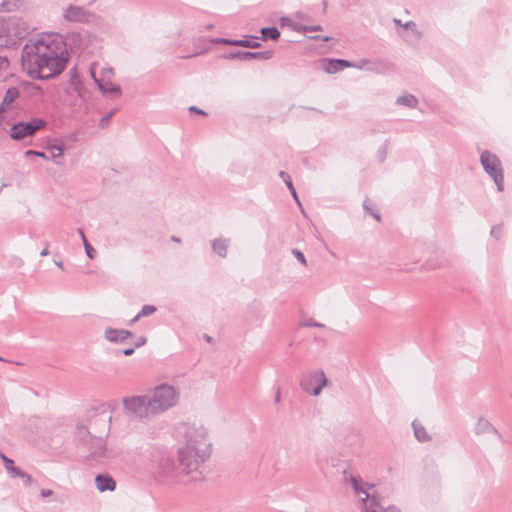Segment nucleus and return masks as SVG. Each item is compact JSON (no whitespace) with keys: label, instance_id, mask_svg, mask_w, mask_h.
I'll use <instances>...</instances> for the list:
<instances>
[{"label":"nucleus","instance_id":"nucleus-14","mask_svg":"<svg viewBox=\"0 0 512 512\" xmlns=\"http://www.w3.org/2000/svg\"><path fill=\"white\" fill-rule=\"evenodd\" d=\"M90 72L99 90H101L103 93H112L116 97H119L121 95V87L119 85L113 84L111 82V79L105 80V78L97 77L95 71L92 69Z\"/></svg>","mask_w":512,"mask_h":512},{"label":"nucleus","instance_id":"nucleus-8","mask_svg":"<svg viewBox=\"0 0 512 512\" xmlns=\"http://www.w3.org/2000/svg\"><path fill=\"white\" fill-rule=\"evenodd\" d=\"M46 126V121L42 118H32L28 122L20 121L12 125L10 128V137L15 141L32 137L35 133Z\"/></svg>","mask_w":512,"mask_h":512},{"label":"nucleus","instance_id":"nucleus-18","mask_svg":"<svg viewBox=\"0 0 512 512\" xmlns=\"http://www.w3.org/2000/svg\"><path fill=\"white\" fill-rule=\"evenodd\" d=\"M91 456L93 458H107V449L105 447V441L102 437L91 438Z\"/></svg>","mask_w":512,"mask_h":512},{"label":"nucleus","instance_id":"nucleus-27","mask_svg":"<svg viewBox=\"0 0 512 512\" xmlns=\"http://www.w3.org/2000/svg\"><path fill=\"white\" fill-rule=\"evenodd\" d=\"M396 103L409 108H415L418 104L417 98L412 94H406L397 98Z\"/></svg>","mask_w":512,"mask_h":512},{"label":"nucleus","instance_id":"nucleus-49","mask_svg":"<svg viewBox=\"0 0 512 512\" xmlns=\"http://www.w3.org/2000/svg\"><path fill=\"white\" fill-rule=\"evenodd\" d=\"M78 430H79V433H83V434H87L88 436H90V432L86 430V428L84 426H79L78 427Z\"/></svg>","mask_w":512,"mask_h":512},{"label":"nucleus","instance_id":"nucleus-53","mask_svg":"<svg viewBox=\"0 0 512 512\" xmlns=\"http://www.w3.org/2000/svg\"><path fill=\"white\" fill-rule=\"evenodd\" d=\"M371 215L377 220V221H380V214L377 213V212H372L371 211Z\"/></svg>","mask_w":512,"mask_h":512},{"label":"nucleus","instance_id":"nucleus-16","mask_svg":"<svg viewBox=\"0 0 512 512\" xmlns=\"http://www.w3.org/2000/svg\"><path fill=\"white\" fill-rule=\"evenodd\" d=\"M173 461L166 456H161L158 463V468L153 471L155 477L159 479L167 477L173 470Z\"/></svg>","mask_w":512,"mask_h":512},{"label":"nucleus","instance_id":"nucleus-48","mask_svg":"<svg viewBox=\"0 0 512 512\" xmlns=\"http://www.w3.org/2000/svg\"><path fill=\"white\" fill-rule=\"evenodd\" d=\"M312 40H321V41H328L329 40V37H322L320 35H317V36H311L310 37Z\"/></svg>","mask_w":512,"mask_h":512},{"label":"nucleus","instance_id":"nucleus-47","mask_svg":"<svg viewBox=\"0 0 512 512\" xmlns=\"http://www.w3.org/2000/svg\"><path fill=\"white\" fill-rule=\"evenodd\" d=\"M134 350H135L134 347L126 348V349L123 350V354L125 356H130V355H132L134 353Z\"/></svg>","mask_w":512,"mask_h":512},{"label":"nucleus","instance_id":"nucleus-37","mask_svg":"<svg viewBox=\"0 0 512 512\" xmlns=\"http://www.w3.org/2000/svg\"><path fill=\"white\" fill-rule=\"evenodd\" d=\"M502 225H495L491 228L490 235L496 239L501 237Z\"/></svg>","mask_w":512,"mask_h":512},{"label":"nucleus","instance_id":"nucleus-19","mask_svg":"<svg viewBox=\"0 0 512 512\" xmlns=\"http://www.w3.org/2000/svg\"><path fill=\"white\" fill-rule=\"evenodd\" d=\"M96 487L100 492L114 491L116 488L115 480L108 474H99L95 477Z\"/></svg>","mask_w":512,"mask_h":512},{"label":"nucleus","instance_id":"nucleus-23","mask_svg":"<svg viewBox=\"0 0 512 512\" xmlns=\"http://www.w3.org/2000/svg\"><path fill=\"white\" fill-rule=\"evenodd\" d=\"M495 433L497 434L498 431L495 427L486 419L480 418L478 422L475 425V433L476 434H483V433Z\"/></svg>","mask_w":512,"mask_h":512},{"label":"nucleus","instance_id":"nucleus-11","mask_svg":"<svg viewBox=\"0 0 512 512\" xmlns=\"http://www.w3.org/2000/svg\"><path fill=\"white\" fill-rule=\"evenodd\" d=\"M368 63V60L362 59L359 63L351 62L344 59H328L324 65V70L329 73H337L342 71L344 68L355 67L361 69Z\"/></svg>","mask_w":512,"mask_h":512},{"label":"nucleus","instance_id":"nucleus-30","mask_svg":"<svg viewBox=\"0 0 512 512\" xmlns=\"http://www.w3.org/2000/svg\"><path fill=\"white\" fill-rule=\"evenodd\" d=\"M48 149L52 151L51 158L54 160L56 164H59V162L56 161L57 158L61 157L64 152V144L62 142L60 143H54L49 144Z\"/></svg>","mask_w":512,"mask_h":512},{"label":"nucleus","instance_id":"nucleus-22","mask_svg":"<svg viewBox=\"0 0 512 512\" xmlns=\"http://www.w3.org/2000/svg\"><path fill=\"white\" fill-rule=\"evenodd\" d=\"M230 239L226 238H216L211 241L212 250L219 257L225 258L228 253Z\"/></svg>","mask_w":512,"mask_h":512},{"label":"nucleus","instance_id":"nucleus-40","mask_svg":"<svg viewBox=\"0 0 512 512\" xmlns=\"http://www.w3.org/2000/svg\"><path fill=\"white\" fill-rule=\"evenodd\" d=\"M303 326H305V327H318V328H323V327H324V324H322V323H318V322L314 321L313 319H309V320H306V321L303 323Z\"/></svg>","mask_w":512,"mask_h":512},{"label":"nucleus","instance_id":"nucleus-34","mask_svg":"<svg viewBox=\"0 0 512 512\" xmlns=\"http://www.w3.org/2000/svg\"><path fill=\"white\" fill-rule=\"evenodd\" d=\"M157 308L153 305H144L140 312L138 313V317H145L152 315L156 312Z\"/></svg>","mask_w":512,"mask_h":512},{"label":"nucleus","instance_id":"nucleus-39","mask_svg":"<svg viewBox=\"0 0 512 512\" xmlns=\"http://www.w3.org/2000/svg\"><path fill=\"white\" fill-rule=\"evenodd\" d=\"M403 27H404L405 29H408V30H411V31L415 32V33L417 34V37H419V36H420V33H419V32H418V30H417V26H416L415 22H413V21H408V22H406L405 24H403Z\"/></svg>","mask_w":512,"mask_h":512},{"label":"nucleus","instance_id":"nucleus-9","mask_svg":"<svg viewBox=\"0 0 512 512\" xmlns=\"http://www.w3.org/2000/svg\"><path fill=\"white\" fill-rule=\"evenodd\" d=\"M327 378L322 370L309 373H303L300 379V386L306 392L313 396L321 393L322 388L327 385Z\"/></svg>","mask_w":512,"mask_h":512},{"label":"nucleus","instance_id":"nucleus-36","mask_svg":"<svg viewBox=\"0 0 512 512\" xmlns=\"http://www.w3.org/2000/svg\"><path fill=\"white\" fill-rule=\"evenodd\" d=\"M25 156H35V157H40L43 159H48V156L44 152L36 151V150H27L25 152Z\"/></svg>","mask_w":512,"mask_h":512},{"label":"nucleus","instance_id":"nucleus-12","mask_svg":"<svg viewBox=\"0 0 512 512\" xmlns=\"http://www.w3.org/2000/svg\"><path fill=\"white\" fill-rule=\"evenodd\" d=\"M64 18L68 21L88 23L91 21L93 14L84 10L79 6H69L64 12Z\"/></svg>","mask_w":512,"mask_h":512},{"label":"nucleus","instance_id":"nucleus-44","mask_svg":"<svg viewBox=\"0 0 512 512\" xmlns=\"http://www.w3.org/2000/svg\"><path fill=\"white\" fill-rule=\"evenodd\" d=\"M189 111L190 112H195V113L200 114V115H206V113L202 109H199L196 106L189 107Z\"/></svg>","mask_w":512,"mask_h":512},{"label":"nucleus","instance_id":"nucleus-29","mask_svg":"<svg viewBox=\"0 0 512 512\" xmlns=\"http://www.w3.org/2000/svg\"><path fill=\"white\" fill-rule=\"evenodd\" d=\"M292 29L296 32H302V33L323 30L321 25L307 26V25H303L300 23H292Z\"/></svg>","mask_w":512,"mask_h":512},{"label":"nucleus","instance_id":"nucleus-45","mask_svg":"<svg viewBox=\"0 0 512 512\" xmlns=\"http://www.w3.org/2000/svg\"><path fill=\"white\" fill-rule=\"evenodd\" d=\"M72 83L77 86H82L81 82L79 81V78L76 74H72L71 77Z\"/></svg>","mask_w":512,"mask_h":512},{"label":"nucleus","instance_id":"nucleus-7","mask_svg":"<svg viewBox=\"0 0 512 512\" xmlns=\"http://www.w3.org/2000/svg\"><path fill=\"white\" fill-rule=\"evenodd\" d=\"M480 163L484 171L493 179L498 191L504 190V176L500 159L490 151L480 155Z\"/></svg>","mask_w":512,"mask_h":512},{"label":"nucleus","instance_id":"nucleus-32","mask_svg":"<svg viewBox=\"0 0 512 512\" xmlns=\"http://www.w3.org/2000/svg\"><path fill=\"white\" fill-rule=\"evenodd\" d=\"M117 111V108L110 110L105 116H103L100 119L99 126L101 128H106L109 125L110 119L116 114Z\"/></svg>","mask_w":512,"mask_h":512},{"label":"nucleus","instance_id":"nucleus-59","mask_svg":"<svg viewBox=\"0 0 512 512\" xmlns=\"http://www.w3.org/2000/svg\"><path fill=\"white\" fill-rule=\"evenodd\" d=\"M363 206H364V209H366L367 211H370V208L367 206V201L364 202Z\"/></svg>","mask_w":512,"mask_h":512},{"label":"nucleus","instance_id":"nucleus-61","mask_svg":"<svg viewBox=\"0 0 512 512\" xmlns=\"http://www.w3.org/2000/svg\"><path fill=\"white\" fill-rule=\"evenodd\" d=\"M56 265L62 268V262H56Z\"/></svg>","mask_w":512,"mask_h":512},{"label":"nucleus","instance_id":"nucleus-10","mask_svg":"<svg viewBox=\"0 0 512 512\" xmlns=\"http://www.w3.org/2000/svg\"><path fill=\"white\" fill-rule=\"evenodd\" d=\"M272 50L259 51V52H249V51H232L223 57L225 59H237L239 61H250V60H269L273 57Z\"/></svg>","mask_w":512,"mask_h":512},{"label":"nucleus","instance_id":"nucleus-28","mask_svg":"<svg viewBox=\"0 0 512 512\" xmlns=\"http://www.w3.org/2000/svg\"><path fill=\"white\" fill-rule=\"evenodd\" d=\"M22 0H0V12H10L19 7Z\"/></svg>","mask_w":512,"mask_h":512},{"label":"nucleus","instance_id":"nucleus-57","mask_svg":"<svg viewBox=\"0 0 512 512\" xmlns=\"http://www.w3.org/2000/svg\"><path fill=\"white\" fill-rule=\"evenodd\" d=\"M171 240H172L173 242H177V243H179V242L181 241V240H180V238H178V237H176V236H172V237H171Z\"/></svg>","mask_w":512,"mask_h":512},{"label":"nucleus","instance_id":"nucleus-33","mask_svg":"<svg viewBox=\"0 0 512 512\" xmlns=\"http://www.w3.org/2000/svg\"><path fill=\"white\" fill-rule=\"evenodd\" d=\"M83 245H84L87 257L90 259H94L96 257L97 252L94 249V247L88 242L87 238H84Z\"/></svg>","mask_w":512,"mask_h":512},{"label":"nucleus","instance_id":"nucleus-55","mask_svg":"<svg viewBox=\"0 0 512 512\" xmlns=\"http://www.w3.org/2000/svg\"><path fill=\"white\" fill-rule=\"evenodd\" d=\"M275 402L276 403L280 402V390L279 389L277 390L276 395H275Z\"/></svg>","mask_w":512,"mask_h":512},{"label":"nucleus","instance_id":"nucleus-41","mask_svg":"<svg viewBox=\"0 0 512 512\" xmlns=\"http://www.w3.org/2000/svg\"><path fill=\"white\" fill-rule=\"evenodd\" d=\"M112 75H113V71L111 68H104V69H102L100 78H105V80H108V79H111Z\"/></svg>","mask_w":512,"mask_h":512},{"label":"nucleus","instance_id":"nucleus-4","mask_svg":"<svg viewBox=\"0 0 512 512\" xmlns=\"http://www.w3.org/2000/svg\"><path fill=\"white\" fill-rule=\"evenodd\" d=\"M185 444L183 447L196 448L200 452L212 454V441L208 430L201 424H186L184 430Z\"/></svg>","mask_w":512,"mask_h":512},{"label":"nucleus","instance_id":"nucleus-20","mask_svg":"<svg viewBox=\"0 0 512 512\" xmlns=\"http://www.w3.org/2000/svg\"><path fill=\"white\" fill-rule=\"evenodd\" d=\"M131 336H132V332H130L128 330H124V329L107 328L105 330V338L109 342H114V343L123 342Z\"/></svg>","mask_w":512,"mask_h":512},{"label":"nucleus","instance_id":"nucleus-51","mask_svg":"<svg viewBox=\"0 0 512 512\" xmlns=\"http://www.w3.org/2000/svg\"><path fill=\"white\" fill-rule=\"evenodd\" d=\"M49 254V250H48V247L46 246L41 252H40V255L42 257H45Z\"/></svg>","mask_w":512,"mask_h":512},{"label":"nucleus","instance_id":"nucleus-58","mask_svg":"<svg viewBox=\"0 0 512 512\" xmlns=\"http://www.w3.org/2000/svg\"><path fill=\"white\" fill-rule=\"evenodd\" d=\"M394 23L398 26H402L403 27V24L401 23V21L399 19H394Z\"/></svg>","mask_w":512,"mask_h":512},{"label":"nucleus","instance_id":"nucleus-54","mask_svg":"<svg viewBox=\"0 0 512 512\" xmlns=\"http://www.w3.org/2000/svg\"><path fill=\"white\" fill-rule=\"evenodd\" d=\"M78 233H79L82 241L84 242V238H86V236H85V234H84V232H83V230L81 228L78 229Z\"/></svg>","mask_w":512,"mask_h":512},{"label":"nucleus","instance_id":"nucleus-38","mask_svg":"<svg viewBox=\"0 0 512 512\" xmlns=\"http://www.w3.org/2000/svg\"><path fill=\"white\" fill-rule=\"evenodd\" d=\"M292 254L295 256V258L301 262L303 265H306V258L304 256V254L298 250V249H293L292 250Z\"/></svg>","mask_w":512,"mask_h":512},{"label":"nucleus","instance_id":"nucleus-26","mask_svg":"<svg viewBox=\"0 0 512 512\" xmlns=\"http://www.w3.org/2000/svg\"><path fill=\"white\" fill-rule=\"evenodd\" d=\"M263 40H277L280 37V32L276 27H263L260 30Z\"/></svg>","mask_w":512,"mask_h":512},{"label":"nucleus","instance_id":"nucleus-42","mask_svg":"<svg viewBox=\"0 0 512 512\" xmlns=\"http://www.w3.org/2000/svg\"><path fill=\"white\" fill-rule=\"evenodd\" d=\"M54 494V492L50 489H41L40 490V495L43 497V498H47V497H50Z\"/></svg>","mask_w":512,"mask_h":512},{"label":"nucleus","instance_id":"nucleus-3","mask_svg":"<svg viewBox=\"0 0 512 512\" xmlns=\"http://www.w3.org/2000/svg\"><path fill=\"white\" fill-rule=\"evenodd\" d=\"M147 397L152 416H157L176 406L180 393L174 386L163 383L154 387Z\"/></svg>","mask_w":512,"mask_h":512},{"label":"nucleus","instance_id":"nucleus-2","mask_svg":"<svg viewBox=\"0 0 512 512\" xmlns=\"http://www.w3.org/2000/svg\"><path fill=\"white\" fill-rule=\"evenodd\" d=\"M211 453L200 452L196 448L181 447L178 450V462L181 471L187 481L201 482L204 480L206 470L205 463L211 457Z\"/></svg>","mask_w":512,"mask_h":512},{"label":"nucleus","instance_id":"nucleus-50","mask_svg":"<svg viewBox=\"0 0 512 512\" xmlns=\"http://www.w3.org/2000/svg\"><path fill=\"white\" fill-rule=\"evenodd\" d=\"M3 66H8V60L7 59H3V58L0 57V69Z\"/></svg>","mask_w":512,"mask_h":512},{"label":"nucleus","instance_id":"nucleus-21","mask_svg":"<svg viewBox=\"0 0 512 512\" xmlns=\"http://www.w3.org/2000/svg\"><path fill=\"white\" fill-rule=\"evenodd\" d=\"M350 482L352 484V488L355 491L356 494H364L365 497L362 499L363 502H366L369 500L371 501L372 494H369L367 489L373 488L374 485L364 484L362 480L358 477L351 476Z\"/></svg>","mask_w":512,"mask_h":512},{"label":"nucleus","instance_id":"nucleus-24","mask_svg":"<svg viewBox=\"0 0 512 512\" xmlns=\"http://www.w3.org/2000/svg\"><path fill=\"white\" fill-rule=\"evenodd\" d=\"M279 177L285 182V184H286L287 188L289 189L291 195L293 196V198L295 199L297 204L301 207L300 200L298 198L297 192H296L295 187H294V185L292 183L290 175L287 172H285V171H280L279 172Z\"/></svg>","mask_w":512,"mask_h":512},{"label":"nucleus","instance_id":"nucleus-6","mask_svg":"<svg viewBox=\"0 0 512 512\" xmlns=\"http://www.w3.org/2000/svg\"><path fill=\"white\" fill-rule=\"evenodd\" d=\"M122 403L125 414L132 420L146 421L152 416L147 394L125 397Z\"/></svg>","mask_w":512,"mask_h":512},{"label":"nucleus","instance_id":"nucleus-15","mask_svg":"<svg viewBox=\"0 0 512 512\" xmlns=\"http://www.w3.org/2000/svg\"><path fill=\"white\" fill-rule=\"evenodd\" d=\"M383 498L378 493H373L371 501L366 506V512H401L396 506H388L386 508L382 505Z\"/></svg>","mask_w":512,"mask_h":512},{"label":"nucleus","instance_id":"nucleus-5","mask_svg":"<svg viewBox=\"0 0 512 512\" xmlns=\"http://www.w3.org/2000/svg\"><path fill=\"white\" fill-rule=\"evenodd\" d=\"M25 23L18 18L0 22V46H13L27 34Z\"/></svg>","mask_w":512,"mask_h":512},{"label":"nucleus","instance_id":"nucleus-56","mask_svg":"<svg viewBox=\"0 0 512 512\" xmlns=\"http://www.w3.org/2000/svg\"><path fill=\"white\" fill-rule=\"evenodd\" d=\"M204 339L208 342V343H211L212 342V337H210L209 335L207 334H204Z\"/></svg>","mask_w":512,"mask_h":512},{"label":"nucleus","instance_id":"nucleus-35","mask_svg":"<svg viewBox=\"0 0 512 512\" xmlns=\"http://www.w3.org/2000/svg\"><path fill=\"white\" fill-rule=\"evenodd\" d=\"M12 477L13 478H15V477L21 478L24 481L25 485H29L32 480L31 476L28 473L22 471L20 468L17 470V472H15L12 475Z\"/></svg>","mask_w":512,"mask_h":512},{"label":"nucleus","instance_id":"nucleus-43","mask_svg":"<svg viewBox=\"0 0 512 512\" xmlns=\"http://www.w3.org/2000/svg\"><path fill=\"white\" fill-rule=\"evenodd\" d=\"M280 22H281V25L282 26H290L292 28V23H294L292 20H290L288 17H282L280 19Z\"/></svg>","mask_w":512,"mask_h":512},{"label":"nucleus","instance_id":"nucleus-25","mask_svg":"<svg viewBox=\"0 0 512 512\" xmlns=\"http://www.w3.org/2000/svg\"><path fill=\"white\" fill-rule=\"evenodd\" d=\"M412 427L414 430V435L420 442H426L430 439V436L426 432V429L423 427L421 423H418L417 421H413Z\"/></svg>","mask_w":512,"mask_h":512},{"label":"nucleus","instance_id":"nucleus-13","mask_svg":"<svg viewBox=\"0 0 512 512\" xmlns=\"http://www.w3.org/2000/svg\"><path fill=\"white\" fill-rule=\"evenodd\" d=\"M248 39H228V38H217L215 39V43H221L225 45H233V46H242L246 48H259L261 44L256 41L258 37L255 36H247Z\"/></svg>","mask_w":512,"mask_h":512},{"label":"nucleus","instance_id":"nucleus-60","mask_svg":"<svg viewBox=\"0 0 512 512\" xmlns=\"http://www.w3.org/2000/svg\"><path fill=\"white\" fill-rule=\"evenodd\" d=\"M81 87H82V86H77V87H76V90L78 91L79 96H82V93H80V88H81Z\"/></svg>","mask_w":512,"mask_h":512},{"label":"nucleus","instance_id":"nucleus-1","mask_svg":"<svg viewBox=\"0 0 512 512\" xmlns=\"http://www.w3.org/2000/svg\"><path fill=\"white\" fill-rule=\"evenodd\" d=\"M69 55L60 35H48L22 49L23 69L33 79L48 80L58 76L66 67Z\"/></svg>","mask_w":512,"mask_h":512},{"label":"nucleus","instance_id":"nucleus-17","mask_svg":"<svg viewBox=\"0 0 512 512\" xmlns=\"http://www.w3.org/2000/svg\"><path fill=\"white\" fill-rule=\"evenodd\" d=\"M20 96V91L17 87H10L4 94L3 100L0 103V115L8 111L11 104Z\"/></svg>","mask_w":512,"mask_h":512},{"label":"nucleus","instance_id":"nucleus-46","mask_svg":"<svg viewBox=\"0 0 512 512\" xmlns=\"http://www.w3.org/2000/svg\"><path fill=\"white\" fill-rule=\"evenodd\" d=\"M146 343V337L141 336L139 337L137 343L135 344V347L143 346Z\"/></svg>","mask_w":512,"mask_h":512},{"label":"nucleus","instance_id":"nucleus-31","mask_svg":"<svg viewBox=\"0 0 512 512\" xmlns=\"http://www.w3.org/2000/svg\"><path fill=\"white\" fill-rule=\"evenodd\" d=\"M0 457L3 461L4 467L7 470V472L12 476L19 467L15 466L14 461L10 458H8L5 454L0 452Z\"/></svg>","mask_w":512,"mask_h":512},{"label":"nucleus","instance_id":"nucleus-52","mask_svg":"<svg viewBox=\"0 0 512 512\" xmlns=\"http://www.w3.org/2000/svg\"><path fill=\"white\" fill-rule=\"evenodd\" d=\"M141 317H138V314L132 318L129 322V325H133L135 322H137Z\"/></svg>","mask_w":512,"mask_h":512}]
</instances>
